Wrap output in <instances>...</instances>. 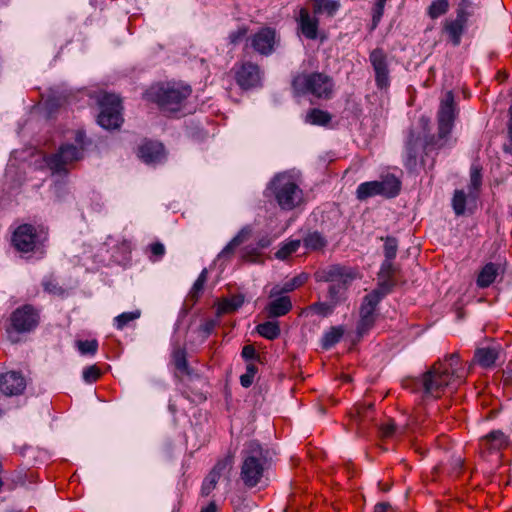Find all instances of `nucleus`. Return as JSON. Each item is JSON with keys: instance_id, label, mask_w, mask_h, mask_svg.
<instances>
[{"instance_id": "nucleus-1", "label": "nucleus", "mask_w": 512, "mask_h": 512, "mask_svg": "<svg viewBox=\"0 0 512 512\" xmlns=\"http://www.w3.org/2000/svg\"><path fill=\"white\" fill-rule=\"evenodd\" d=\"M467 370L460 362L459 355L452 353L444 360L435 362L419 379L407 382L415 393H420L422 399H437L446 389H455L465 381Z\"/></svg>"}, {"instance_id": "nucleus-2", "label": "nucleus", "mask_w": 512, "mask_h": 512, "mask_svg": "<svg viewBox=\"0 0 512 512\" xmlns=\"http://www.w3.org/2000/svg\"><path fill=\"white\" fill-rule=\"evenodd\" d=\"M192 89L182 82H166L151 86L145 97L148 101L156 103L164 112H177L181 110Z\"/></svg>"}, {"instance_id": "nucleus-3", "label": "nucleus", "mask_w": 512, "mask_h": 512, "mask_svg": "<svg viewBox=\"0 0 512 512\" xmlns=\"http://www.w3.org/2000/svg\"><path fill=\"white\" fill-rule=\"evenodd\" d=\"M292 89L296 95L311 94L319 99H330L333 95L334 82L324 73H300L294 76Z\"/></svg>"}, {"instance_id": "nucleus-4", "label": "nucleus", "mask_w": 512, "mask_h": 512, "mask_svg": "<svg viewBox=\"0 0 512 512\" xmlns=\"http://www.w3.org/2000/svg\"><path fill=\"white\" fill-rule=\"evenodd\" d=\"M266 459L259 443L250 442L243 450L240 478L246 487L258 485L264 476Z\"/></svg>"}, {"instance_id": "nucleus-5", "label": "nucleus", "mask_w": 512, "mask_h": 512, "mask_svg": "<svg viewBox=\"0 0 512 512\" xmlns=\"http://www.w3.org/2000/svg\"><path fill=\"white\" fill-rule=\"evenodd\" d=\"M75 142L61 145L57 152L46 158L47 166L53 173L66 174L68 167L83 157L85 134L82 131L76 132Z\"/></svg>"}, {"instance_id": "nucleus-6", "label": "nucleus", "mask_w": 512, "mask_h": 512, "mask_svg": "<svg viewBox=\"0 0 512 512\" xmlns=\"http://www.w3.org/2000/svg\"><path fill=\"white\" fill-rule=\"evenodd\" d=\"M455 118L456 108L454 95L452 91H448L441 100L438 112V139H435L433 136L426 141L424 146L426 154L428 153V150L432 148H441L444 146L445 140L453 128Z\"/></svg>"}, {"instance_id": "nucleus-7", "label": "nucleus", "mask_w": 512, "mask_h": 512, "mask_svg": "<svg viewBox=\"0 0 512 512\" xmlns=\"http://www.w3.org/2000/svg\"><path fill=\"white\" fill-rule=\"evenodd\" d=\"M269 188L283 210H292L303 202L302 190L289 175L275 176Z\"/></svg>"}, {"instance_id": "nucleus-8", "label": "nucleus", "mask_w": 512, "mask_h": 512, "mask_svg": "<svg viewBox=\"0 0 512 512\" xmlns=\"http://www.w3.org/2000/svg\"><path fill=\"white\" fill-rule=\"evenodd\" d=\"M98 123L105 129H116L122 121L121 100L114 94H105L100 102Z\"/></svg>"}, {"instance_id": "nucleus-9", "label": "nucleus", "mask_w": 512, "mask_h": 512, "mask_svg": "<svg viewBox=\"0 0 512 512\" xmlns=\"http://www.w3.org/2000/svg\"><path fill=\"white\" fill-rule=\"evenodd\" d=\"M40 321L39 311L30 304L18 307L10 316V324L14 331L26 333L34 330Z\"/></svg>"}, {"instance_id": "nucleus-10", "label": "nucleus", "mask_w": 512, "mask_h": 512, "mask_svg": "<svg viewBox=\"0 0 512 512\" xmlns=\"http://www.w3.org/2000/svg\"><path fill=\"white\" fill-rule=\"evenodd\" d=\"M384 297L378 291H372L363 298L360 307V320L357 324L359 335L366 334L374 325L376 319V308Z\"/></svg>"}, {"instance_id": "nucleus-11", "label": "nucleus", "mask_w": 512, "mask_h": 512, "mask_svg": "<svg viewBox=\"0 0 512 512\" xmlns=\"http://www.w3.org/2000/svg\"><path fill=\"white\" fill-rule=\"evenodd\" d=\"M231 72L238 86L243 90L257 87L261 81V71L257 64L250 61L237 63Z\"/></svg>"}, {"instance_id": "nucleus-12", "label": "nucleus", "mask_w": 512, "mask_h": 512, "mask_svg": "<svg viewBox=\"0 0 512 512\" xmlns=\"http://www.w3.org/2000/svg\"><path fill=\"white\" fill-rule=\"evenodd\" d=\"M251 48L262 56L271 55L277 44L276 31L270 27L261 28L247 38Z\"/></svg>"}, {"instance_id": "nucleus-13", "label": "nucleus", "mask_w": 512, "mask_h": 512, "mask_svg": "<svg viewBox=\"0 0 512 512\" xmlns=\"http://www.w3.org/2000/svg\"><path fill=\"white\" fill-rule=\"evenodd\" d=\"M369 61L375 74V83L379 89H385L390 84L387 53L382 48H375L369 54Z\"/></svg>"}, {"instance_id": "nucleus-14", "label": "nucleus", "mask_w": 512, "mask_h": 512, "mask_svg": "<svg viewBox=\"0 0 512 512\" xmlns=\"http://www.w3.org/2000/svg\"><path fill=\"white\" fill-rule=\"evenodd\" d=\"M315 278L317 281L351 284V282L356 278V273L345 266L331 265L317 271Z\"/></svg>"}, {"instance_id": "nucleus-15", "label": "nucleus", "mask_w": 512, "mask_h": 512, "mask_svg": "<svg viewBox=\"0 0 512 512\" xmlns=\"http://www.w3.org/2000/svg\"><path fill=\"white\" fill-rule=\"evenodd\" d=\"M12 242L18 251L28 253L36 248L38 235L32 225L23 224L15 230Z\"/></svg>"}, {"instance_id": "nucleus-16", "label": "nucleus", "mask_w": 512, "mask_h": 512, "mask_svg": "<svg viewBox=\"0 0 512 512\" xmlns=\"http://www.w3.org/2000/svg\"><path fill=\"white\" fill-rule=\"evenodd\" d=\"M233 464V457L226 456L225 458L219 460L209 474L206 476L202 483L201 487V495L208 496L215 488L216 485L222 475L228 472Z\"/></svg>"}, {"instance_id": "nucleus-17", "label": "nucleus", "mask_w": 512, "mask_h": 512, "mask_svg": "<svg viewBox=\"0 0 512 512\" xmlns=\"http://www.w3.org/2000/svg\"><path fill=\"white\" fill-rule=\"evenodd\" d=\"M26 388L24 376L17 371H8L0 375V391L6 396H18Z\"/></svg>"}, {"instance_id": "nucleus-18", "label": "nucleus", "mask_w": 512, "mask_h": 512, "mask_svg": "<svg viewBox=\"0 0 512 512\" xmlns=\"http://www.w3.org/2000/svg\"><path fill=\"white\" fill-rule=\"evenodd\" d=\"M137 156L146 164H157L165 159L166 154L162 143L145 140L138 146Z\"/></svg>"}, {"instance_id": "nucleus-19", "label": "nucleus", "mask_w": 512, "mask_h": 512, "mask_svg": "<svg viewBox=\"0 0 512 512\" xmlns=\"http://www.w3.org/2000/svg\"><path fill=\"white\" fill-rule=\"evenodd\" d=\"M393 260L385 259L381 265L380 271L378 273V287L373 291H378L384 297L395 285L394 275L396 273V268L393 265Z\"/></svg>"}, {"instance_id": "nucleus-20", "label": "nucleus", "mask_w": 512, "mask_h": 512, "mask_svg": "<svg viewBox=\"0 0 512 512\" xmlns=\"http://www.w3.org/2000/svg\"><path fill=\"white\" fill-rule=\"evenodd\" d=\"M299 29L307 39L314 40L318 36L319 21L316 17H312L307 8L299 10L297 18Z\"/></svg>"}, {"instance_id": "nucleus-21", "label": "nucleus", "mask_w": 512, "mask_h": 512, "mask_svg": "<svg viewBox=\"0 0 512 512\" xmlns=\"http://www.w3.org/2000/svg\"><path fill=\"white\" fill-rule=\"evenodd\" d=\"M468 19L456 15L455 19H447L443 24V30L454 46H458L465 31Z\"/></svg>"}, {"instance_id": "nucleus-22", "label": "nucleus", "mask_w": 512, "mask_h": 512, "mask_svg": "<svg viewBox=\"0 0 512 512\" xmlns=\"http://www.w3.org/2000/svg\"><path fill=\"white\" fill-rule=\"evenodd\" d=\"M421 145L420 136L416 135L413 130H410L406 143L405 158V166L410 170H413L417 166L418 152Z\"/></svg>"}, {"instance_id": "nucleus-23", "label": "nucleus", "mask_w": 512, "mask_h": 512, "mask_svg": "<svg viewBox=\"0 0 512 512\" xmlns=\"http://www.w3.org/2000/svg\"><path fill=\"white\" fill-rule=\"evenodd\" d=\"M376 185L378 194L385 198L396 197L401 189V182L394 175L382 177L381 180L376 181Z\"/></svg>"}, {"instance_id": "nucleus-24", "label": "nucleus", "mask_w": 512, "mask_h": 512, "mask_svg": "<svg viewBox=\"0 0 512 512\" xmlns=\"http://www.w3.org/2000/svg\"><path fill=\"white\" fill-rule=\"evenodd\" d=\"M501 266L496 263H487L479 272L476 284L479 288L489 287L500 273Z\"/></svg>"}, {"instance_id": "nucleus-25", "label": "nucleus", "mask_w": 512, "mask_h": 512, "mask_svg": "<svg viewBox=\"0 0 512 512\" xmlns=\"http://www.w3.org/2000/svg\"><path fill=\"white\" fill-rule=\"evenodd\" d=\"M499 357V349L496 347L478 348L475 351L474 360L484 368L493 367Z\"/></svg>"}, {"instance_id": "nucleus-26", "label": "nucleus", "mask_w": 512, "mask_h": 512, "mask_svg": "<svg viewBox=\"0 0 512 512\" xmlns=\"http://www.w3.org/2000/svg\"><path fill=\"white\" fill-rule=\"evenodd\" d=\"M291 309H292V302L288 296H281V297L271 301L266 307L268 317H270V318L284 316Z\"/></svg>"}, {"instance_id": "nucleus-27", "label": "nucleus", "mask_w": 512, "mask_h": 512, "mask_svg": "<svg viewBox=\"0 0 512 512\" xmlns=\"http://www.w3.org/2000/svg\"><path fill=\"white\" fill-rule=\"evenodd\" d=\"M481 446L487 449L499 450L507 445V438L502 431H492L481 439Z\"/></svg>"}, {"instance_id": "nucleus-28", "label": "nucleus", "mask_w": 512, "mask_h": 512, "mask_svg": "<svg viewBox=\"0 0 512 512\" xmlns=\"http://www.w3.org/2000/svg\"><path fill=\"white\" fill-rule=\"evenodd\" d=\"M244 303V296L241 294L233 295L230 298L222 299L217 306V315L233 313L237 311Z\"/></svg>"}, {"instance_id": "nucleus-29", "label": "nucleus", "mask_w": 512, "mask_h": 512, "mask_svg": "<svg viewBox=\"0 0 512 512\" xmlns=\"http://www.w3.org/2000/svg\"><path fill=\"white\" fill-rule=\"evenodd\" d=\"M251 235V230L249 228L241 229L238 234L224 247V249L219 254V257H228L232 255L235 249L244 243Z\"/></svg>"}, {"instance_id": "nucleus-30", "label": "nucleus", "mask_w": 512, "mask_h": 512, "mask_svg": "<svg viewBox=\"0 0 512 512\" xmlns=\"http://www.w3.org/2000/svg\"><path fill=\"white\" fill-rule=\"evenodd\" d=\"M304 246L307 249L316 251L322 250L327 245L326 238L318 231L308 232L302 239Z\"/></svg>"}, {"instance_id": "nucleus-31", "label": "nucleus", "mask_w": 512, "mask_h": 512, "mask_svg": "<svg viewBox=\"0 0 512 512\" xmlns=\"http://www.w3.org/2000/svg\"><path fill=\"white\" fill-rule=\"evenodd\" d=\"M331 115L321 109H311L306 115V122L313 125L326 126L330 123Z\"/></svg>"}, {"instance_id": "nucleus-32", "label": "nucleus", "mask_w": 512, "mask_h": 512, "mask_svg": "<svg viewBox=\"0 0 512 512\" xmlns=\"http://www.w3.org/2000/svg\"><path fill=\"white\" fill-rule=\"evenodd\" d=\"M376 181L361 183L356 190V198L359 201H365L368 198L378 196Z\"/></svg>"}, {"instance_id": "nucleus-33", "label": "nucleus", "mask_w": 512, "mask_h": 512, "mask_svg": "<svg viewBox=\"0 0 512 512\" xmlns=\"http://www.w3.org/2000/svg\"><path fill=\"white\" fill-rule=\"evenodd\" d=\"M257 332L264 338L273 340L280 335V327L277 322L267 321L257 326Z\"/></svg>"}, {"instance_id": "nucleus-34", "label": "nucleus", "mask_w": 512, "mask_h": 512, "mask_svg": "<svg viewBox=\"0 0 512 512\" xmlns=\"http://www.w3.org/2000/svg\"><path fill=\"white\" fill-rule=\"evenodd\" d=\"M306 280H307L306 275H298V276L292 278L291 280L287 281L286 283H284L283 287L280 290H278L277 287H274L270 292V296L272 297V296H276L281 293L291 292L295 288L303 285L306 282Z\"/></svg>"}, {"instance_id": "nucleus-35", "label": "nucleus", "mask_w": 512, "mask_h": 512, "mask_svg": "<svg viewBox=\"0 0 512 512\" xmlns=\"http://www.w3.org/2000/svg\"><path fill=\"white\" fill-rule=\"evenodd\" d=\"M173 363L175 365L177 374L189 375L190 370L186 360V352L183 349H177L173 352Z\"/></svg>"}, {"instance_id": "nucleus-36", "label": "nucleus", "mask_w": 512, "mask_h": 512, "mask_svg": "<svg viewBox=\"0 0 512 512\" xmlns=\"http://www.w3.org/2000/svg\"><path fill=\"white\" fill-rule=\"evenodd\" d=\"M344 330L339 327H332L328 332H326L322 339V347L324 349H329L332 346H334L336 343H338L342 336H343Z\"/></svg>"}, {"instance_id": "nucleus-37", "label": "nucleus", "mask_w": 512, "mask_h": 512, "mask_svg": "<svg viewBox=\"0 0 512 512\" xmlns=\"http://www.w3.org/2000/svg\"><path fill=\"white\" fill-rule=\"evenodd\" d=\"M449 7V0H434L428 7V15L431 19H437L438 17L446 14Z\"/></svg>"}, {"instance_id": "nucleus-38", "label": "nucleus", "mask_w": 512, "mask_h": 512, "mask_svg": "<svg viewBox=\"0 0 512 512\" xmlns=\"http://www.w3.org/2000/svg\"><path fill=\"white\" fill-rule=\"evenodd\" d=\"M141 316L140 310H134L131 312H124L114 319L115 326L118 330H122L129 322L138 319Z\"/></svg>"}, {"instance_id": "nucleus-39", "label": "nucleus", "mask_w": 512, "mask_h": 512, "mask_svg": "<svg viewBox=\"0 0 512 512\" xmlns=\"http://www.w3.org/2000/svg\"><path fill=\"white\" fill-rule=\"evenodd\" d=\"M301 240H292L288 243H285L281 246V248L276 252V258L280 260L287 259L291 254L297 251L300 247Z\"/></svg>"}, {"instance_id": "nucleus-40", "label": "nucleus", "mask_w": 512, "mask_h": 512, "mask_svg": "<svg viewBox=\"0 0 512 512\" xmlns=\"http://www.w3.org/2000/svg\"><path fill=\"white\" fill-rule=\"evenodd\" d=\"M207 274H208L207 269H203L201 271L200 275L198 276L197 280L193 284L192 289L189 293V297L193 301H197L200 293L203 291L204 285L207 281Z\"/></svg>"}, {"instance_id": "nucleus-41", "label": "nucleus", "mask_w": 512, "mask_h": 512, "mask_svg": "<svg viewBox=\"0 0 512 512\" xmlns=\"http://www.w3.org/2000/svg\"><path fill=\"white\" fill-rule=\"evenodd\" d=\"M381 240H384V255L385 259L393 260L398 251V241L395 237H386L380 238Z\"/></svg>"}, {"instance_id": "nucleus-42", "label": "nucleus", "mask_w": 512, "mask_h": 512, "mask_svg": "<svg viewBox=\"0 0 512 512\" xmlns=\"http://www.w3.org/2000/svg\"><path fill=\"white\" fill-rule=\"evenodd\" d=\"M466 206V195L462 190H456L452 199V207L456 215H463Z\"/></svg>"}, {"instance_id": "nucleus-43", "label": "nucleus", "mask_w": 512, "mask_h": 512, "mask_svg": "<svg viewBox=\"0 0 512 512\" xmlns=\"http://www.w3.org/2000/svg\"><path fill=\"white\" fill-rule=\"evenodd\" d=\"M349 285L350 284L337 283V282L331 283V285L329 286V290H328V295H329L331 302H333L334 304H337L340 300L341 295L343 294V292L347 289V287Z\"/></svg>"}, {"instance_id": "nucleus-44", "label": "nucleus", "mask_w": 512, "mask_h": 512, "mask_svg": "<svg viewBox=\"0 0 512 512\" xmlns=\"http://www.w3.org/2000/svg\"><path fill=\"white\" fill-rule=\"evenodd\" d=\"M258 371L257 366L254 363H249L246 366V373L241 375L240 383L243 387L248 388L252 385L254 377Z\"/></svg>"}, {"instance_id": "nucleus-45", "label": "nucleus", "mask_w": 512, "mask_h": 512, "mask_svg": "<svg viewBox=\"0 0 512 512\" xmlns=\"http://www.w3.org/2000/svg\"><path fill=\"white\" fill-rule=\"evenodd\" d=\"M336 304L333 302L331 303H324V302H316L308 307V310L315 312L316 314H319L321 316H327L331 314L334 310V307Z\"/></svg>"}, {"instance_id": "nucleus-46", "label": "nucleus", "mask_w": 512, "mask_h": 512, "mask_svg": "<svg viewBox=\"0 0 512 512\" xmlns=\"http://www.w3.org/2000/svg\"><path fill=\"white\" fill-rule=\"evenodd\" d=\"M473 3L471 0H460L456 9V15L469 19L473 15Z\"/></svg>"}, {"instance_id": "nucleus-47", "label": "nucleus", "mask_w": 512, "mask_h": 512, "mask_svg": "<svg viewBox=\"0 0 512 512\" xmlns=\"http://www.w3.org/2000/svg\"><path fill=\"white\" fill-rule=\"evenodd\" d=\"M385 3L386 2L376 0L375 6L373 8L371 30H374L378 26L384 13Z\"/></svg>"}, {"instance_id": "nucleus-48", "label": "nucleus", "mask_w": 512, "mask_h": 512, "mask_svg": "<svg viewBox=\"0 0 512 512\" xmlns=\"http://www.w3.org/2000/svg\"><path fill=\"white\" fill-rule=\"evenodd\" d=\"M98 348L96 340H85L78 342V349L82 354H95Z\"/></svg>"}, {"instance_id": "nucleus-49", "label": "nucleus", "mask_w": 512, "mask_h": 512, "mask_svg": "<svg viewBox=\"0 0 512 512\" xmlns=\"http://www.w3.org/2000/svg\"><path fill=\"white\" fill-rule=\"evenodd\" d=\"M101 376V371L96 365L87 367L83 371V378L87 383L96 382Z\"/></svg>"}, {"instance_id": "nucleus-50", "label": "nucleus", "mask_w": 512, "mask_h": 512, "mask_svg": "<svg viewBox=\"0 0 512 512\" xmlns=\"http://www.w3.org/2000/svg\"><path fill=\"white\" fill-rule=\"evenodd\" d=\"M371 409H373V404H369L368 406H356L351 411L350 415L356 422H361L366 418L367 412Z\"/></svg>"}, {"instance_id": "nucleus-51", "label": "nucleus", "mask_w": 512, "mask_h": 512, "mask_svg": "<svg viewBox=\"0 0 512 512\" xmlns=\"http://www.w3.org/2000/svg\"><path fill=\"white\" fill-rule=\"evenodd\" d=\"M482 183L481 168L478 166H472L470 172V185L473 189L477 190Z\"/></svg>"}, {"instance_id": "nucleus-52", "label": "nucleus", "mask_w": 512, "mask_h": 512, "mask_svg": "<svg viewBox=\"0 0 512 512\" xmlns=\"http://www.w3.org/2000/svg\"><path fill=\"white\" fill-rule=\"evenodd\" d=\"M148 249L151 253L150 259H152V257H154L153 260H157V259L163 257V255L165 254V247L161 242H155V243L150 244Z\"/></svg>"}, {"instance_id": "nucleus-53", "label": "nucleus", "mask_w": 512, "mask_h": 512, "mask_svg": "<svg viewBox=\"0 0 512 512\" xmlns=\"http://www.w3.org/2000/svg\"><path fill=\"white\" fill-rule=\"evenodd\" d=\"M382 437H392L396 433V425L393 420H389L387 423H384L379 428Z\"/></svg>"}, {"instance_id": "nucleus-54", "label": "nucleus", "mask_w": 512, "mask_h": 512, "mask_svg": "<svg viewBox=\"0 0 512 512\" xmlns=\"http://www.w3.org/2000/svg\"><path fill=\"white\" fill-rule=\"evenodd\" d=\"M248 29L246 27H240L236 31H233L229 35V40L231 44H238L241 42L247 35Z\"/></svg>"}, {"instance_id": "nucleus-55", "label": "nucleus", "mask_w": 512, "mask_h": 512, "mask_svg": "<svg viewBox=\"0 0 512 512\" xmlns=\"http://www.w3.org/2000/svg\"><path fill=\"white\" fill-rule=\"evenodd\" d=\"M340 7L339 1L325 0L322 5V12H326L329 16H333Z\"/></svg>"}, {"instance_id": "nucleus-56", "label": "nucleus", "mask_w": 512, "mask_h": 512, "mask_svg": "<svg viewBox=\"0 0 512 512\" xmlns=\"http://www.w3.org/2000/svg\"><path fill=\"white\" fill-rule=\"evenodd\" d=\"M44 290L52 294H62L63 290L53 279H46L43 282Z\"/></svg>"}, {"instance_id": "nucleus-57", "label": "nucleus", "mask_w": 512, "mask_h": 512, "mask_svg": "<svg viewBox=\"0 0 512 512\" xmlns=\"http://www.w3.org/2000/svg\"><path fill=\"white\" fill-rule=\"evenodd\" d=\"M259 254L256 248H246L243 252L242 258L247 262H255Z\"/></svg>"}, {"instance_id": "nucleus-58", "label": "nucleus", "mask_w": 512, "mask_h": 512, "mask_svg": "<svg viewBox=\"0 0 512 512\" xmlns=\"http://www.w3.org/2000/svg\"><path fill=\"white\" fill-rule=\"evenodd\" d=\"M217 324L218 322L216 320L210 319L205 321L200 328L204 332V334L208 336L209 334L212 333Z\"/></svg>"}, {"instance_id": "nucleus-59", "label": "nucleus", "mask_w": 512, "mask_h": 512, "mask_svg": "<svg viewBox=\"0 0 512 512\" xmlns=\"http://www.w3.org/2000/svg\"><path fill=\"white\" fill-rule=\"evenodd\" d=\"M242 357L246 360L256 358L257 354L255 348L252 345H245L242 349Z\"/></svg>"}, {"instance_id": "nucleus-60", "label": "nucleus", "mask_w": 512, "mask_h": 512, "mask_svg": "<svg viewBox=\"0 0 512 512\" xmlns=\"http://www.w3.org/2000/svg\"><path fill=\"white\" fill-rule=\"evenodd\" d=\"M508 113H509V119H508V123H507V129H508V137L510 140V144H509V146L505 147V150L512 152V105L510 106Z\"/></svg>"}, {"instance_id": "nucleus-61", "label": "nucleus", "mask_w": 512, "mask_h": 512, "mask_svg": "<svg viewBox=\"0 0 512 512\" xmlns=\"http://www.w3.org/2000/svg\"><path fill=\"white\" fill-rule=\"evenodd\" d=\"M374 512H394V510L390 503L381 502L376 504Z\"/></svg>"}, {"instance_id": "nucleus-62", "label": "nucleus", "mask_w": 512, "mask_h": 512, "mask_svg": "<svg viewBox=\"0 0 512 512\" xmlns=\"http://www.w3.org/2000/svg\"><path fill=\"white\" fill-rule=\"evenodd\" d=\"M324 1L325 0H311L314 14L322 13V5H323Z\"/></svg>"}, {"instance_id": "nucleus-63", "label": "nucleus", "mask_w": 512, "mask_h": 512, "mask_svg": "<svg viewBox=\"0 0 512 512\" xmlns=\"http://www.w3.org/2000/svg\"><path fill=\"white\" fill-rule=\"evenodd\" d=\"M201 512H217V505L215 502H210L206 507L201 509Z\"/></svg>"}, {"instance_id": "nucleus-64", "label": "nucleus", "mask_w": 512, "mask_h": 512, "mask_svg": "<svg viewBox=\"0 0 512 512\" xmlns=\"http://www.w3.org/2000/svg\"><path fill=\"white\" fill-rule=\"evenodd\" d=\"M271 244V240L268 237H263L258 241V246L260 248H266Z\"/></svg>"}]
</instances>
